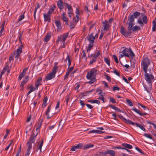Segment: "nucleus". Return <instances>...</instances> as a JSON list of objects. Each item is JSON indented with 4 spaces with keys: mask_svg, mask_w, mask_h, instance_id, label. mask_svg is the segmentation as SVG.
I'll return each instance as SVG.
<instances>
[{
    "mask_svg": "<svg viewBox=\"0 0 156 156\" xmlns=\"http://www.w3.org/2000/svg\"><path fill=\"white\" fill-rule=\"evenodd\" d=\"M145 79L147 81L148 85L144 84L145 90L148 93H150L152 90V81L154 79V76L151 73L149 74L147 72L145 73Z\"/></svg>",
    "mask_w": 156,
    "mask_h": 156,
    "instance_id": "1",
    "label": "nucleus"
},
{
    "mask_svg": "<svg viewBox=\"0 0 156 156\" xmlns=\"http://www.w3.org/2000/svg\"><path fill=\"white\" fill-rule=\"evenodd\" d=\"M97 70L95 68L92 69L89 72H88L86 76L87 79L90 80L87 83L91 84L94 83L96 80V76L97 75Z\"/></svg>",
    "mask_w": 156,
    "mask_h": 156,
    "instance_id": "2",
    "label": "nucleus"
},
{
    "mask_svg": "<svg viewBox=\"0 0 156 156\" xmlns=\"http://www.w3.org/2000/svg\"><path fill=\"white\" fill-rule=\"evenodd\" d=\"M37 134V133L35 135L31 136L26 144V146L27 147V150H30L31 149L32 147V144L34 143Z\"/></svg>",
    "mask_w": 156,
    "mask_h": 156,
    "instance_id": "3",
    "label": "nucleus"
},
{
    "mask_svg": "<svg viewBox=\"0 0 156 156\" xmlns=\"http://www.w3.org/2000/svg\"><path fill=\"white\" fill-rule=\"evenodd\" d=\"M150 64V61L149 59L145 58L142 61L141 65L143 67V70L144 73L147 72V68Z\"/></svg>",
    "mask_w": 156,
    "mask_h": 156,
    "instance_id": "4",
    "label": "nucleus"
},
{
    "mask_svg": "<svg viewBox=\"0 0 156 156\" xmlns=\"http://www.w3.org/2000/svg\"><path fill=\"white\" fill-rule=\"evenodd\" d=\"M132 29V28L129 30L127 28L128 31H127L123 27L121 26L120 27V32L122 35L127 37L128 36L130 35L131 34Z\"/></svg>",
    "mask_w": 156,
    "mask_h": 156,
    "instance_id": "5",
    "label": "nucleus"
},
{
    "mask_svg": "<svg viewBox=\"0 0 156 156\" xmlns=\"http://www.w3.org/2000/svg\"><path fill=\"white\" fill-rule=\"evenodd\" d=\"M134 19L133 15H129L128 17V20L129 21V22L127 23L128 24L127 28L129 30L134 25L133 22L134 21Z\"/></svg>",
    "mask_w": 156,
    "mask_h": 156,
    "instance_id": "6",
    "label": "nucleus"
},
{
    "mask_svg": "<svg viewBox=\"0 0 156 156\" xmlns=\"http://www.w3.org/2000/svg\"><path fill=\"white\" fill-rule=\"evenodd\" d=\"M100 55V52L99 51H98L94 55L91 54L90 57H92V59L90 62V64L92 65L93 63L95 62L97 58Z\"/></svg>",
    "mask_w": 156,
    "mask_h": 156,
    "instance_id": "7",
    "label": "nucleus"
},
{
    "mask_svg": "<svg viewBox=\"0 0 156 156\" xmlns=\"http://www.w3.org/2000/svg\"><path fill=\"white\" fill-rule=\"evenodd\" d=\"M23 47V45H21L17 49L16 51V55L15 56V58L16 60L17 59L19 56L20 55V54L22 53V49Z\"/></svg>",
    "mask_w": 156,
    "mask_h": 156,
    "instance_id": "8",
    "label": "nucleus"
},
{
    "mask_svg": "<svg viewBox=\"0 0 156 156\" xmlns=\"http://www.w3.org/2000/svg\"><path fill=\"white\" fill-rule=\"evenodd\" d=\"M68 33H67L66 34H63L60 37H58L57 41V42H58L60 41H63V42H65L68 36Z\"/></svg>",
    "mask_w": 156,
    "mask_h": 156,
    "instance_id": "9",
    "label": "nucleus"
},
{
    "mask_svg": "<svg viewBox=\"0 0 156 156\" xmlns=\"http://www.w3.org/2000/svg\"><path fill=\"white\" fill-rule=\"evenodd\" d=\"M83 144L80 143L78 144L76 146H73L70 149V151H75L76 149H80L83 146Z\"/></svg>",
    "mask_w": 156,
    "mask_h": 156,
    "instance_id": "10",
    "label": "nucleus"
},
{
    "mask_svg": "<svg viewBox=\"0 0 156 156\" xmlns=\"http://www.w3.org/2000/svg\"><path fill=\"white\" fill-rule=\"evenodd\" d=\"M95 39V37L93 36V33H92L88 36L87 39L89 41V43H94Z\"/></svg>",
    "mask_w": 156,
    "mask_h": 156,
    "instance_id": "11",
    "label": "nucleus"
},
{
    "mask_svg": "<svg viewBox=\"0 0 156 156\" xmlns=\"http://www.w3.org/2000/svg\"><path fill=\"white\" fill-rule=\"evenodd\" d=\"M45 22H47L48 23L51 22V15L45 13L43 14Z\"/></svg>",
    "mask_w": 156,
    "mask_h": 156,
    "instance_id": "12",
    "label": "nucleus"
},
{
    "mask_svg": "<svg viewBox=\"0 0 156 156\" xmlns=\"http://www.w3.org/2000/svg\"><path fill=\"white\" fill-rule=\"evenodd\" d=\"M55 25L57 28V31L58 32L60 31L62 29L61 23L59 20H56L55 22Z\"/></svg>",
    "mask_w": 156,
    "mask_h": 156,
    "instance_id": "13",
    "label": "nucleus"
},
{
    "mask_svg": "<svg viewBox=\"0 0 156 156\" xmlns=\"http://www.w3.org/2000/svg\"><path fill=\"white\" fill-rule=\"evenodd\" d=\"M42 81V78L39 77V78L37 81L35 83V87H36V89H38V87L42 85L41 82Z\"/></svg>",
    "mask_w": 156,
    "mask_h": 156,
    "instance_id": "14",
    "label": "nucleus"
},
{
    "mask_svg": "<svg viewBox=\"0 0 156 156\" xmlns=\"http://www.w3.org/2000/svg\"><path fill=\"white\" fill-rule=\"evenodd\" d=\"M57 5L58 8L60 10L64 8V5L62 0H58L57 2Z\"/></svg>",
    "mask_w": 156,
    "mask_h": 156,
    "instance_id": "15",
    "label": "nucleus"
},
{
    "mask_svg": "<svg viewBox=\"0 0 156 156\" xmlns=\"http://www.w3.org/2000/svg\"><path fill=\"white\" fill-rule=\"evenodd\" d=\"M108 22L105 20L102 22L103 24L104 25V28L103 30L107 31L109 29V27L110 26L109 24H107Z\"/></svg>",
    "mask_w": 156,
    "mask_h": 156,
    "instance_id": "16",
    "label": "nucleus"
},
{
    "mask_svg": "<svg viewBox=\"0 0 156 156\" xmlns=\"http://www.w3.org/2000/svg\"><path fill=\"white\" fill-rule=\"evenodd\" d=\"M51 108V106L50 105L48 108V109L45 113V115H47V119H50L51 117L54 115L53 114H52L50 115H49V113L50 111V109Z\"/></svg>",
    "mask_w": 156,
    "mask_h": 156,
    "instance_id": "17",
    "label": "nucleus"
},
{
    "mask_svg": "<svg viewBox=\"0 0 156 156\" xmlns=\"http://www.w3.org/2000/svg\"><path fill=\"white\" fill-rule=\"evenodd\" d=\"M51 37V34L50 33H48L46 34L44 41L45 42H47L49 41Z\"/></svg>",
    "mask_w": 156,
    "mask_h": 156,
    "instance_id": "18",
    "label": "nucleus"
},
{
    "mask_svg": "<svg viewBox=\"0 0 156 156\" xmlns=\"http://www.w3.org/2000/svg\"><path fill=\"white\" fill-rule=\"evenodd\" d=\"M55 8L56 6L55 5H53V6L49 8L48 12L47 14L51 15L52 12L54 11Z\"/></svg>",
    "mask_w": 156,
    "mask_h": 156,
    "instance_id": "19",
    "label": "nucleus"
},
{
    "mask_svg": "<svg viewBox=\"0 0 156 156\" xmlns=\"http://www.w3.org/2000/svg\"><path fill=\"white\" fill-rule=\"evenodd\" d=\"M43 139H41V141L40 143H38V147H37V150L39 149L40 151V152H41V148L43 146Z\"/></svg>",
    "mask_w": 156,
    "mask_h": 156,
    "instance_id": "20",
    "label": "nucleus"
},
{
    "mask_svg": "<svg viewBox=\"0 0 156 156\" xmlns=\"http://www.w3.org/2000/svg\"><path fill=\"white\" fill-rule=\"evenodd\" d=\"M55 76L50 73L48 74L47 76L46 77V80H50L54 78Z\"/></svg>",
    "mask_w": 156,
    "mask_h": 156,
    "instance_id": "21",
    "label": "nucleus"
},
{
    "mask_svg": "<svg viewBox=\"0 0 156 156\" xmlns=\"http://www.w3.org/2000/svg\"><path fill=\"white\" fill-rule=\"evenodd\" d=\"M105 154H109L111 156H115V152L112 150H108L105 152Z\"/></svg>",
    "mask_w": 156,
    "mask_h": 156,
    "instance_id": "22",
    "label": "nucleus"
},
{
    "mask_svg": "<svg viewBox=\"0 0 156 156\" xmlns=\"http://www.w3.org/2000/svg\"><path fill=\"white\" fill-rule=\"evenodd\" d=\"M129 49L125 48L122 51L123 54L124 55L127 57H129V55L128 54L129 53Z\"/></svg>",
    "mask_w": 156,
    "mask_h": 156,
    "instance_id": "23",
    "label": "nucleus"
},
{
    "mask_svg": "<svg viewBox=\"0 0 156 156\" xmlns=\"http://www.w3.org/2000/svg\"><path fill=\"white\" fill-rule=\"evenodd\" d=\"M28 80V76H26L25 79L21 82L20 84V87H23L24 85L27 82Z\"/></svg>",
    "mask_w": 156,
    "mask_h": 156,
    "instance_id": "24",
    "label": "nucleus"
},
{
    "mask_svg": "<svg viewBox=\"0 0 156 156\" xmlns=\"http://www.w3.org/2000/svg\"><path fill=\"white\" fill-rule=\"evenodd\" d=\"M122 146H124V148H125L127 149H132L133 148L132 146L130 144L126 143H123L122 144Z\"/></svg>",
    "mask_w": 156,
    "mask_h": 156,
    "instance_id": "25",
    "label": "nucleus"
},
{
    "mask_svg": "<svg viewBox=\"0 0 156 156\" xmlns=\"http://www.w3.org/2000/svg\"><path fill=\"white\" fill-rule=\"evenodd\" d=\"M109 107H110L111 108L114 109L115 111H117L119 112H121L122 111L121 110L118 108L117 107L114 106L113 105H109Z\"/></svg>",
    "mask_w": 156,
    "mask_h": 156,
    "instance_id": "26",
    "label": "nucleus"
},
{
    "mask_svg": "<svg viewBox=\"0 0 156 156\" xmlns=\"http://www.w3.org/2000/svg\"><path fill=\"white\" fill-rule=\"evenodd\" d=\"M88 102H90L92 103H96L98 105L100 104V101L98 100H88L87 101Z\"/></svg>",
    "mask_w": 156,
    "mask_h": 156,
    "instance_id": "27",
    "label": "nucleus"
},
{
    "mask_svg": "<svg viewBox=\"0 0 156 156\" xmlns=\"http://www.w3.org/2000/svg\"><path fill=\"white\" fill-rule=\"evenodd\" d=\"M58 69V66H55L52 68V72L51 73L53 74L55 76L56 73V71Z\"/></svg>",
    "mask_w": 156,
    "mask_h": 156,
    "instance_id": "28",
    "label": "nucleus"
},
{
    "mask_svg": "<svg viewBox=\"0 0 156 156\" xmlns=\"http://www.w3.org/2000/svg\"><path fill=\"white\" fill-rule=\"evenodd\" d=\"M42 119H39V122H38L37 124V127L36 128V130H37L38 129H39L40 127L42 125Z\"/></svg>",
    "mask_w": 156,
    "mask_h": 156,
    "instance_id": "29",
    "label": "nucleus"
},
{
    "mask_svg": "<svg viewBox=\"0 0 156 156\" xmlns=\"http://www.w3.org/2000/svg\"><path fill=\"white\" fill-rule=\"evenodd\" d=\"M94 146V145L93 144H87L85 145L83 148V150H86L90 147H93Z\"/></svg>",
    "mask_w": 156,
    "mask_h": 156,
    "instance_id": "30",
    "label": "nucleus"
},
{
    "mask_svg": "<svg viewBox=\"0 0 156 156\" xmlns=\"http://www.w3.org/2000/svg\"><path fill=\"white\" fill-rule=\"evenodd\" d=\"M135 125H136V126L137 127H138L139 128H140L141 130H142L143 131H145V128L142 125H140L139 124L136 123H135Z\"/></svg>",
    "mask_w": 156,
    "mask_h": 156,
    "instance_id": "31",
    "label": "nucleus"
},
{
    "mask_svg": "<svg viewBox=\"0 0 156 156\" xmlns=\"http://www.w3.org/2000/svg\"><path fill=\"white\" fill-rule=\"evenodd\" d=\"M124 121L127 123L130 124H132L133 125H135V123L133 122L129 119H124Z\"/></svg>",
    "mask_w": 156,
    "mask_h": 156,
    "instance_id": "32",
    "label": "nucleus"
},
{
    "mask_svg": "<svg viewBox=\"0 0 156 156\" xmlns=\"http://www.w3.org/2000/svg\"><path fill=\"white\" fill-rule=\"evenodd\" d=\"M66 14L65 13H63L62 14V19L63 20V21L65 22H68V19L66 16Z\"/></svg>",
    "mask_w": 156,
    "mask_h": 156,
    "instance_id": "33",
    "label": "nucleus"
},
{
    "mask_svg": "<svg viewBox=\"0 0 156 156\" xmlns=\"http://www.w3.org/2000/svg\"><path fill=\"white\" fill-rule=\"evenodd\" d=\"M94 46V44L93 43H90L88 45V47L87 48V52H88L89 51H90L91 48H92V47Z\"/></svg>",
    "mask_w": 156,
    "mask_h": 156,
    "instance_id": "34",
    "label": "nucleus"
},
{
    "mask_svg": "<svg viewBox=\"0 0 156 156\" xmlns=\"http://www.w3.org/2000/svg\"><path fill=\"white\" fill-rule=\"evenodd\" d=\"M68 9V13L69 14H71L73 13V9L71 5L67 7Z\"/></svg>",
    "mask_w": 156,
    "mask_h": 156,
    "instance_id": "35",
    "label": "nucleus"
},
{
    "mask_svg": "<svg viewBox=\"0 0 156 156\" xmlns=\"http://www.w3.org/2000/svg\"><path fill=\"white\" fill-rule=\"evenodd\" d=\"M140 29V27L137 26H135L133 27H132V31H134L136 30H139Z\"/></svg>",
    "mask_w": 156,
    "mask_h": 156,
    "instance_id": "36",
    "label": "nucleus"
},
{
    "mask_svg": "<svg viewBox=\"0 0 156 156\" xmlns=\"http://www.w3.org/2000/svg\"><path fill=\"white\" fill-rule=\"evenodd\" d=\"M105 62L109 66H110V60L108 58L105 57L104 58Z\"/></svg>",
    "mask_w": 156,
    "mask_h": 156,
    "instance_id": "37",
    "label": "nucleus"
},
{
    "mask_svg": "<svg viewBox=\"0 0 156 156\" xmlns=\"http://www.w3.org/2000/svg\"><path fill=\"white\" fill-rule=\"evenodd\" d=\"M129 55L131 56L132 58H133L135 56V55L130 48H129Z\"/></svg>",
    "mask_w": 156,
    "mask_h": 156,
    "instance_id": "38",
    "label": "nucleus"
},
{
    "mask_svg": "<svg viewBox=\"0 0 156 156\" xmlns=\"http://www.w3.org/2000/svg\"><path fill=\"white\" fill-rule=\"evenodd\" d=\"M126 101L128 105L130 106H132L133 105V104L132 102L129 99H127L126 100Z\"/></svg>",
    "mask_w": 156,
    "mask_h": 156,
    "instance_id": "39",
    "label": "nucleus"
},
{
    "mask_svg": "<svg viewBox=\"0 0 156 156\" xmlns=\"http://www.w3.org/2000/svg\"><path fill=\"white\" fill-rule=\"evenodd\" d=\"M67 60L68 61V67L69 68L71 64V61L70 59L69 56L68 55L67 56V58L66 59V60Z\"/></svg>",
    "mask_w": 156,
    "mask_h": 156,
    "instance_id": "40",
    "label": "nucleus"
},
{
    "mask_svg": "<svg viewBox=\"0 0 156 156\" xmlns=\"http://www.w3.org/2000/svg\"><path fill=\"white\" fill-rule=\"evenodd\" d=\"M143 21L144 23L146 24L147 23V19L146 16H144L143 17Z\"/></svg>",
    "mask_w": 156,
    "mask_h": 156,
    "instance_id": "41",
    "label": "nucleus"
},
{
    "mask_svg": "<svg viewBox=\"0 0 156 156\" xmlns=\"http://www.w3.org/2000/svg\"><path fill=\"white\" fill-rule=\"evenodd\" d=\"M79 16H77V17H74L73 19V21L74 23H76L79 21Z\"/></svg>",
    "mask_w": 156,
    "mask_h": 156,
    "instance_id": "42",
    "label": "nucleus"
},
{
    "mask_svg": "<svg viewBox=\"0 0 156 156\" xmlns=\"http://www.w3.org/2000/svg\"><path fill=\"white\" fill-rule=\"evenodd\" d=\"M25 11L24 12H23V15H21L19 17V18L18 19V22H19L21 21L24 18V14L25 13Z\"/></svg>",
    "mask_w": 156,
    "mask_h": 156,
    "instance_id": "43",
    "label": "nucleus"
},
{
    "mask_svg": "<svg viewBox=\"0 0 156 156\" xmlns=\"http://www.w3.org/2000/svg\"><path fill=\"white\" fill-rule=\"evenodd\" d=\"M144 136L150 139H152V137L151 136V135L150 134L145 133L144 134Z\"/></svg>",
    "mask_w": 156,
    "mask_h": 156,
    "instance_id": "44",
    "label": "nucleus"
},
{
    "mask_svg": "<svg viewBox=\"0 0 156 156\" xmlns=\"http://www.w3.org/2000/svg\"><path fill=\"white\" fill-rule=\"evenodd\" d=\"M109 98L110 99V102H112L113 104H115L116 103V101L113 98H112L111 97H109Z\"/></svg>",
    "mask_w": 156,
    "mask_h": 156,
    "instance_id": "45",
    "label": "nucleus"
},
{
    "mask_svg": "<svg viewBox=\"0 0 156 156\" xmlns=\"http://www.w3.org/2000/svg\"><path fill=\"white\" fill-rule=\"evenodd\" d=\"M140 12H134L133 13V16H134L135 18H137L138 16L140 15Z\"/></svg>",
    "mask_w": 156,
    "mask_h": 156,
    "instance_id": "46",
    "label": "nucleus"
},
{
    "mask_svg": "<svg viewBox=\"0 0 156 156\" xmlns=\"http://www.w3.org/2000/svg\"><path fill=\"white\" fill-rule=\"evenodd\" d=\"M132 110L134 111V112H136V113L139 114L140 115H141L140 114H141L139 110L136 109V108H132Z\"/></svg>",
    "mask_w": 156,
    "mask_h": 156,
    "instance_id": "47",
    "label": "nucleus"
},
{
    "mask_svg": "<svg viewBox=\"0 0 156 156\" xmlns=\"http://www.w3.org/2000/svg\"><path fill=\"white\" fill-rule=\"evenodd\" d=\"M9 133H10V131L8 129H6V133L5 135V136H4V139H5L6 138L7 136H8V134H9Z\"/></svg>",
    "mask_w": 156,
    "mask_h": 156,
    "instance_id": "48",
    "label": "nucleus"
},
{
    "mask_svg": "<svg viewBox=\"0 0 156 156\" xmlns=\"http://www.w3.org/2000/svg\"><path fill=\"white\" fill-rule=\"evenodd\" d=\"M113 57L115 62L117 63H118L119 61L117 56L115 55H113Z\"/></svg>",
    "mask_w": 156,
    "mask_h": 156,
    "instance_id": "49",
    "label": "nucleus"
},
{
    "mask_svg": "<svg viewBox=\"0 0 156 156\" xmlns=\"http://www.w3.org/2000/svg\"><path fill=\"white\" fill-rule=\"evenodd\" d=\"M28 69L27 68H25L23 70L22 72L21 73V74H23V76H24L26 74V73Z\"/></svg>",
    "mask_w": 156,
    "mask_h": 156,
    "instance_id": "50",
    "label": "nucleus"
},
{
    "mask_svg": "<svg viewBox=\"0 0 156 156\" xmlns=\"http://www.w3.org/2000/svg\"><path fill=\"white\" fill-rule=\"evenodd\" d=\"M65 121H62V119H61V120L59 122L58 126H61L62 127Z\"/></svg>",
    "mask_w": 156,
    "mask_h": 156,
    "instance_id": "51",
    "label": "nucleus"
},
{
    "mask_svg": "<svg viewBox=\"0 0 156 156\" xmlns=\"http://www.w3.org/2000/svg\"><path fill=\"white\" fill-rule=\"evenodd\" d=\"M138 105H140L142 108H143L145 110H148L149 109L148 108L142 104L138 103Z\"/></svg>",
    "mask_w": 156,
    "mask_h": 156,
    "instance_id": "52",
    "label": "nucleus"
},
{
    "mask_svg": "<svg viewBox=\"0 0 156 156\" xmlns=\"http://www.w3.org/2000/svg\"><path fill=\"white\" fill-rule=\"evenodd\" d=\"M76 17H77V16H79L80 15V12L78 8H76Z\"/></svg>",
    "mask_w": 156,
    "mask_h": 156,
    "instance_id": "53",
    "label": "nucleus"
},
{
    "mask_svg": "<svg viewBox=\"0 0 156 156\" xmlns=\"http://www.w3.org/2000/svg\"><path fill=\"white\" fill-rule=\"evenodd\" d=\"M135 149L136 150H137V151H138L139 152H140V153L142 154H144V153L142 151L141 149H140L138 147H135Z\"/></svg>",
    "mask_w": 156,
    "mask_h": 156,
    "instance_id": "54",
    "label": "nucleus"
},
{
    "mask_svg": "<svg viewBox=\"0 0 156 156\" xmlns=\"http://www.w3.org/2000/svg\"><path fill=\"white\" fill-rule=\"evenodd\" d=\"M29 88L30 89V90H31L32 92L36 90L37 89H36V87L34 88L32 86H31L29 87Z\"/></svg>",
    "mask_w": 156,
    "mask_h": 156,
    "instance_id": "55",
    "label": "nucleus"
},
{
    "mask_svg": "<svg viewBox=\"0 0 156 156\" xmlns=\"http://www.w3.org/2000/svg\"><path fill=\"white\" fill-rule=\"evenodd\" d=\"M120 90V88L117 86H114L113 88V90L114 91L116 90Z\"/></svg>",
    "mask_w": 156,
    "mask_h": 156,
    "instance_id": "56",
    "label": "nucleus"
},
{
    "mask_svg": "<svg viewBox=\"0 0 156 156\" xmlns=\"http://www.w3.org/2000/svg\"><path fill=\"white\" fill-rule=\"evenodd\" d=\"M9 68V66L8 65H6V66L4 68L2 71L5 73L6 70L8 69Z\"/></svg>",
    "mask_w": 156,
    "mask_h": 156,
    "instance_id": "57",
    "label": "nucleus"
},
{
    "mask_svg": "<svg viewBox=\"0 0 156 156\" xmlns=\"http://www.w3.org/2000/svg\"><path fill=\"white\" fill-rule=\"evenodd\" d=\"M138 22L141 27L143 26V23L141 20L139 19L138 20Z\"/></svg>",
    "mask_w": 156,
    "mask_h": 156,
    "instance_id": "58",
    "label": "nucleus"
},
{
    "mask_svg": "<svg viewBox=\"0 0 156 156\" xmlns=\"http://www.w3.org/2000/svg\"><path fill=\"white\" fill-rule=\"evenodd\" d=\"M82 52L83 53V55H82V58L85 57L86 59H87V58L86 57V54L85 52V51L84 50H83Z\"/></svg>",
    "mask_w": 156,
    "mask_h": 156,
    "instance_id": "59",
    "label": "nucleus"
},
{
    "mask_svg": "<svg viewBox=\"0 0 156 156\" xmlns=\"http://www.w3.org/2000/svg\"><path fill=\"white\" fill-rule=\"evenodd\" d=\"M24 76H23V74L20 73L19 75L18 80H19V81H20L21 80L22 78Z\"/></svg>",
    "mask_w": 156,
    "mask_h": 156,
    "instance_id": "60",
    "label": "nucleus"
},
{
    "mask_svg": "<svg viewBox=\"0 0 156 156\" xmlns=\"http://www.w3.org/2000/svg\"><path fill=\"white\" fill-rule=\"evenodd\" d=\"M86 105L87 107L90 109H92L93 107V106H92V105L88 104H86Z\"/></svg>",
    "mask_w": 156,
    "mask_h": 156,
    "instance_id": "61",
    "label": "nucleus"
},
{
    "mask_svg": "<svg viewBox=\"0 0 156 156\" xmlns=\"http://www.w3.org/2000/svg\"><path fill=\"white\" fill-rule=\"evenodd\" d=\"M12 144V142L10 143L8 145V146L5 148V150L6 151H7L8 150L9 148L10 147Z\"/></svg>",
    "mask_w": 156,
    "mask_h": 156,
    "instance_id": "62",
    "label": "nucleus"
},
{
    "mask_svg": "<svg viewBox=\"0 0 156 156\" xmlns=\"http://www.w3.org/2000/svg\"><path fill=\"white\" fill-rule=\"evenodd\" d=\"M106 79L109 82H111V77L108 75H105Z\"/></svg>",
    "mask_w": 156,
    "mask_h": 156,
    "instance_id": "63",
    "label": "nucleus"
},
{
    "mask_svg": "<svg viewBox=\"0 0 156 156\" xmlns=\"http://www.w3.org/2000/svg\"><path fill=\"white\" fill-rule=\"evenodd\" d=\"M99 155H101L102 156H106L107 155V154H105V152H99Z\"/></svg>",
    "mask_w": 156,
    "mask_h": 156,
    "instance_id": "64",
    "label": "nucleus"
}]
</instances>
